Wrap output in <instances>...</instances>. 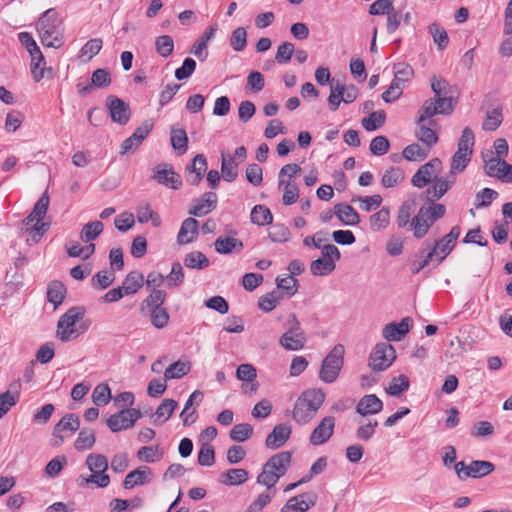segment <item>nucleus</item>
<instances>
[{
    "label": "nucleus",
    "mask_w": 512,
    "mask_h": 512,
    "mask_svg": "<svg viewBox=\"0 0 512 512\" xmlns=\"http://www.w3.org/2000/svg\"><path fill=\"white\" fill-rule=\"evenodd\" d=\"M104 229V225L101 221H92L85 224L80 232V239L84 243H89L95 240Z\"/></svg>",
    "instance_id": "obj_43"
},
{
    "label": "nucleus",
    "mask_w": 512,
    "mask_h": 512,
    "mask_svg": "<svg viewBox=\"0 0 512 512\" xmlns=\"http://www.w3.org/2000/svg\"><path fill=\"white\" fill-rule=\"evenodd\" d=\"M386 120V114L383 110L374 111L367 118L362 120V125L367 131H374L381 127Z\"/></svg>",
    "instance_id": "obj_59"
},
{
    "label": "nucleus",
    "mask_w": 512,
    "mask_h": 512,
    "mask_svg": "<svg viewBox=\"0 0 512 512\" xmlns=\"http://www.w3.org/2000/svg\"><path fill=\"white\" fill-rule=\"evenodd\" d=\"M152 178L159 184L174 190L180 189L182 186V178L176 173L170 164H159L154 168Z\"/></svg>",
    "instance_id": "obj_11"
},
{
    "label": "nucleus",
    "mask_w": 512,
    "mask_h": 512,
    "mask_svg": "<svg viewBox=\"0 0 512 512\" xmlns=\"http://www.w3.org/2000/svg\"><path fill=\"white\" fill-rule=\"evenodd\" d=\"M502 121V107L499 106L486 113V117L482 124V129L484 131H495L501 125Z\"/></svg>",
    "instance_id": "obj_48"
},
{
    "label": "nucleus",
    "mask_w": 512,
    "mask_h": 512,
    "mask_svg": "<svg viewBox=\"0 0 512 512\" xmlns=\"http://www.w3.org/2000/svg\"><path fill=\"white\" fill-rule=\"evenodd\" d=\"M85 315V308L82 306H74L68 309L59 319L57 324V336L63 342L76 339L81 333L85 332L89 323L82 322L79 327L76 323Z\"/></svg>",
    "instance_id": "obj_3"
},
{
    "label": "nucleus",
    "mask_w": 512,
    "mask_h": 512,
    "mask_svg": "<svg viewBox=\"0 0 512 512\" xmlns=\"http://www.w3.org/2000/svg\"><path fill=\"white\" fill-rule=\"evenodd\" d=\"M171 145L179 154H183L188 148V137L184 129L171 130Z\"/></svg>",
    "instance_id": "obj_55"
},
{
    "label": "nucleus",
    "mask_w": 512,
    "mask_h": 512,
    "mask_svg": "<svg viewBox=\"0 0 512 512\" xmlns=\"http://www.w3.org/2000/svg\"><path fill=\"white\" fill-rule=\"evenodd\" d=\"M404 172L399 167H390L382 176L381 183L385 188H393L403 182Z\"/></svg>",
    "instance_id": "obj_44"
},
{
    "label": "nucleus",
    "mask_w": 512,
    "mask_h": 512,
    "mask_svg": "<svg viewBox=\"0 0 512 512\" xmlns=\"http://www.w3.org/2000/svg\"><path fill=\"white\" fill-rule=\"evenodd\" d=\"M136 216L139 223L152 222L154 227L161 225V218L158 213L154 212L148 203L142 204L137 207Z\"/></svg>",
    "instance_id": "obj_41"
},
{
    "label": "nucleus",
    "mask_w": 512,
    "mask_h": 512,
    "mask_svg": "<svg viewBox=\"0 0 512 512\" xmlns=\"http://www.w3.org/2000/svg\"><path fill=\"white\" fill-rule=\"evenodd\" d=\"M254 428L248 423H241L235 425L230 433V438L235 442H243L253 435Z\"/></svg>",
    "instance_id": "obj_57"
},
{
    "label": "nucleus",
    "mask_w": 512,
    "mask_h": 512,
    "mask_svg": "<svg viewBox=\"0 0 512 512\" xmlns=\"http://www.w3.org/2000/svg\"><path fill=\"white\" fill-rule=\"evenodd\" d=\"M456 176L453 173H448L442 177H436L434 179L433 185L427 188L426 190V198L427 201H436L442 198L446 192L453 186L455 183Z\"/></svg>",
    "instance_id": "obj_16"
},
{
    "label": "nucleus",
    "mask_w": 512,
    "mask_h": 512,
    "mask_svg": "<svg viewBox=\"0 0 512 512\" xmlns=\"http://www.w3.org/2000/svg\"><path fill=\"white\" fill-rule=\"evenodd\" d=\"M410 226L413 236L416 239H422L428 233L432 223L420 208L417 215L411 219Z\"/></svg>",
    "instance_id": "obj_32"
},
{
    "label": "nucleus",
    "mask_w": 512,
    "mask_h": 512,
    "mask_svg": "<svg viewBox=\"0 0 512 512\" xmlns=\"http://www.w3.org/2000/svg\"><path fill=\"white\" fill-rule=\"evenodd\" d=\"M281 187H283V204L287 206L294 204L299 198L297 184L293 180H287Z\"/></svg>",
    "instance_id": "obj_61"
},
{
    "label": "nucleus",
    "mask_w": 512,
    "mask_h": 512,
    "mask_svg": "<svg viewBox=\"0 0 512 512\" xmlns=\"http://www.w3.org/2000/svg\"><path fill=\"white\" fill-rule=\"evenodd\" d=\"M154 127V122L151 119H147L138 126L133 134L125 139L120 147V154H126L130 150L138 148L142 142L147 138Z\"/></svg>",
    "instance_id": "obj_12"
},
{
    "label": "nucleus",
    "mask_w": 512,
    "mask_h": 512,
    "mask_svg": "<svg viewBox=\"0 0 512 512\" xmlns=\"http://www.w3.org/2000/svg\"><path fill=\"white\" fill-rule=\"evenodd\" d=\"M152 476L153 473L150 467L140 466L126 475L123 481V488L132 489L136 486L149 483L152 480Z\"/></svg>",
    "instance_id": "obj_22"
},
{
    "label": "nucleus",
    "mask_w": 512,
    "mask_h": 512,
    "mask_svg": "<svg viewBox=\"0 0 512 512\" xmlns=\"http://www.w3.org/2000/svg\"><path fill=\"white\" fill-rule=\"evenodd\" d=\"M166 292L160 289H153L152 292L144 299L141 311H151L162 308L166 299Z\"/></svg>",
    "instance_id": "obj_37"
},
{
    "label": "nucleus",
    "mask_w": 512,
    "mask_h": 512,
    "mask_svg": "<svg viewBox=\"0 0 512 512\" xmlns=\"http://www.w3.org/2000/svg\"><path fill=\"white\" fill-rule=\"evenodd\" d=\"M285 332L279 339V344L287 351H299L304 348L307 337L301 328L295 314L288 315L284 323Z\"/></svg>",
    "instance_id": "obj_5"
},
{
    "label": "nucleus",
    "mask_w": 512,
    "mask_h": 512,
    "mask_svg": "<svg viewBox=\"0 0 512 512\" xmlns=\"http://www.w3.org/2000/svg\"><path fill=\"white\" fill-rule=\"evenodd\" d=\"M207 170V160L203 154H197L191 165L186 167L187 175L186 181L190 185H198L202 179L205 171Z\"/></svg>",
    "instance_id": "obj_20"
},
{
    "label": "nucleus",
    "mask_w": 512,
    "mask_h": 512,
    "mask_svg": "<svg viewBox=\"0 0 512 512\" xmlns=\"http://www.w3.org/2000/svg\"><path fill=\"white\" fill-rule=\"evenodd\" d=\"M429 149H423L419 144H410L402 152L403 157L408 161H423L428 157Z\"/></svg>",
    "instance_id": "obj_54"
},
{
    "label": "nucleus",
    "mask_w": 512,
    "mask_h": 512,
    "mask_svg": "<svg viewBox=\"0 0 512 512\" xmlns=\"http://www.w3.org/2000/svg\"><path fill=\"white\" fill-rule=\"evenodd\" d=\"M236 377L242 381V390L246 395H253L256 391V385L253 381L256 378V368L252 364H241L236 370Z\"/></svg>",
    "instance_id": "obj_21"
},
{
    "label": "nucleus",
    "mask_w": 512,
    "mask_h": 512,
    "mask_svg": "<svg viewBox=\"0 0 512 512\" xmlns=\"http://www.w3.org/2000/svg\"><path fill=\"white\" fill-rule=\"evenodd\" d=\"M189 371L190 364L188 362L176 361L166 368L164 372L165 381L182 378Z\"/></svg>",
    "instance_id": "obj_47"
},
{
    "label": "nucleus",
    "mask_w": 512,
    "mask_h": 512,
    "mask_svg": "<svg viewBox=\"0 0 512 512\" xmlns=\"http://www.w3.org/2000/svg\"><path fill=\"white\" fill-rule=\"evenodd\" d=\"M325 400L321 389L305 390L296 400L292 417L298 424H307L317 414Z\"/></svg>",
    "instance_id": "obj_2"
},
{
    "label": "nucleus",
    "mask_w": 512,
    "mask_h": 512,
    "mask_svg": "<svg viewBox=\"0 0 512 512\" xmlns=\"http://www.w3.org/2000/svg\"><path fill=\"white\" fill-rule=\"evenodd\" d=\"M335 418L333 416L324 417L310 434L309 441L314 446L326 443L334 433Z\"/></svg>",
    "instance_id": "obj_15"
},
{
    "label": "nucleus",
    "mask_w": 512,
    "mask_h": 512,
    "mask_svg": "<svg viewBox=\"0 0 512 512\" xmlns=\"http://www.w3.org/2000/svg\"><path fill=\"white\" fill-rule=\"evenodd\" d=\"M111 399V390L108 384L101 383L97 385L92 392V401L95 405L101 406L109 403Z\"/></svg>",
    "instance_id": "obj_64"
},
{
    "label": "nucleus",
    "mask_w": 512,
    "mask_h": 512,
    "mask_svg": "<svg viewBox=\"0 0 512 512\" xmlns=\"http://www.w3.org/2000/svg\"><path fill=\"white\" fill-rule=\"evenodd\" d=\"M151 324L157 329H163L167 326L170 315L165 308L154 309L147 311Z\"/></svg>",
    "instance_id": "obj_63"
},
{
    "label": "nucleus",
    "mask_w": 512,
    "mask_h": 512,
    "mask_svg": "<svg viewBox=\"0 0 512 512\" xmlns=\"http://www.w3.org/2000/svg\"><path fill=\"white\" fill-rule=\"evenodd\" d=\"M248 480V472L245 469H229L221 474L220 482L235 486L241 485Z\"/></svg>",
    "instance_id": "obj_36"
},
{
    "label": "nucleus",
    "mask_w": 512,
    "mask_h": 512,
    "mask_svg": "<svg viewBox=\"0 0 512 512\" xmlns=\"http://www.w3.org/2000/svg\"><path fill=\"white\" fill-rule=\"evenodd\" d=\"M217 195L214 192H206L190 210L189 214L195 217L207 215L216 208Z\"/></svg>",
    "instance_id": "obj_27"
},
{
    "label": "nucleus",
    "mask_w": 512,
    "mask_h": 512,
    "mask_svg": "<svg viewBox=\"0 0 512 512\" xmlns=\"http://www.w3.org/2000/svg\"><path fill=\"white\" fill-rule=\"evenodd\" d=\"M429 32L433 37L434 43L439 50H443L449 43V37L446 30L437 23H432L429 26Z\"/></svg>",
    "instance_id": "obj_56"
},
{
    "label": "nucleus",
    "mask_w": 512,
    "mask_h": 512,
    "mask_svg": "<svg viewBox=\"0 0 512 512\" xmlns=\"http://www.w3.org/2000/svg\"><path fill=\"white\" fill-rule=\"evenodd\" d=\"M86 465L91 472H106L109 467L106 456L96 453L87 456Z\"/></svg>",
    "instance_id": "obj_53"
},
{
    "label": "nucleus",
    "mask_w": 512,
    "mask_h": 512,
    "mask_svg": "<svg viewBox=\"0 0 512 512\" xmlns=\"http://www.w3.org/2000/svg\"><path fill=\"white\" fill-rule=\"evenodd\" d=\"M344 346L335 345L322 361L319 378L325 383H333L343 366Z\"/></svg>",
    "instance_id": "obj_6"
},
{
    "label": "nucleus",
    "mask_w": 512,
    "mask_h": 512,
    "mask_svg": "<svg viewBox=\"0 0 512 512\" xmlns=\"http://www.w3.org/2000/svg\"><path fill=\"white\" fill-rule=\"evenodd\" d=\"M281 293L278 290H273L258 300V308L262 309L264 312L272 311L282 300Z\"/></svg>",
    "instance_id": "obj_51"
},
{
    "label": "nucleus",
    "mask_w": 512,
    "mask_h": 512,
    "mask_svg": "<svg viewBox=\"0 0 512 512\" xmlns=\"http://www.w3.org/2000/svg\"><path fill=\"white\" fill-rule=\"evenodd\" d=\"M334 214L344 225L355 226L360 222L358 212L349 204L338 203L334 206Z\"/></svg>",
    "instance_id": "obj_28"
},
{
    "label": "nucleus",
    "mask_w": 512,
    "mask_h": 512,
    "mask_svg": "<svg viewBox=\"0 0 512 512\" xmlns=\"http://www.w3.org/2000/svg\"><path fill=\"white\" fill-rule=\"evenodd\" d=\"M410 386L409 378L401 374L397 377H393L392 380L389 382V385L387 388H385V391L387 394L391 396H399L401 393L407 391Z\"/></svg>",
    "instance_id": "obj_45"
},
{
    "label": "nucleus",
    "mask_w": 512,
    "mask_h": 512,
    "mask_svg": "<svg viewBox=\"0 0 512 512\" xmlns=\"http://www.w3.org/2000/svg\"><path fill=\"white\" fill-rule=\"evenodd\" d=\"M382 409L383 402L375 394L363 396L356 406V412L362 416L377 414Z\"/></svg>",
    "instance_id": "obj_26"
},
{
    "label": "nucleus",
    "mask_w": 512,
    "mask_h": 512,
    "mask_svg": "<svg viewBox=\"0 0 512 512\" xmlns=\"http://www.w3.org/2000/svg\"><path fill=\"white\" fill-rule=\"evenodd\" d=\"M461 228L455 225L451 228L450 232L441 239L434 243L432 251H435V255L438 257V264L441 263L454 249L456 241L460 236Z\"/></svg>",
    "instance_id": "obj_13"
},
{
    "label": "nucleus",
    "mask_w": 512,
    "mask_h": 512,
    "mask_svg": "<svg viewBox=\"0 0 512 512\" xmlns=\"http://www.w3.org/2000/svg\"><path fill=\"white\" fill-rule=\"evenodd\" d=\"M106 106L113 122H116L120 125H125L129 122L131 117V109L129 105L122 99L110 95L107 97Z\"/></svg>",
    "instance_id": "obj_14"
},
{
    "label": "nucleus",
    "mask_w": 512,
    "mask_h": 512,
    "mask_svg": "<svg viewBox=\"0 0 512 512\" xmlns=\"http://www.w3.org/2000/svg\"><path fill=\"white\" fill-rule=\"evenodd\" d=\"M78 481L80 487L95 484L99 488H106L110 484V476L106 472H92V474L87 477L80 476Z\"/></svg>",
    "instance_id": "obj_42"
},
{
    "label": "nucleus",
    "mask_w": 512,
    "mask_h": 512,
    "mask_svg": "<svg viewBox=\"0 0 512 512\" xmlns=\"http://www.w3.org/2000/svg\"><path fill=\"white\" fill-rule=\"evenodd\" d=\"M484 171L488 176L496 177L499 180L506 182L509 172L512 171V165L499 157L491 156L488 159L484 157Z\"/></svg>",
    "instance_id": "obj_18"
},
{
    "label": "nucleus",
    "mask_w": 512,
    "mask_h": 512,
    "mask_svg": "<svg viewBox=\"0 0 512 512\" xmlns=\"http://www.w3.org/2000/svg\"><path fill=\"white\" fill-rule=\"evenodd\" d=\"M429 205L421 206V210L425 213L426 217L433 224L438 219L442 218L446 213V207L443 204L435 203V201H428Z\"/></svg>",
    "instance_id": "obj_58"
},
{
    "label": "nucleus",
    "mask_w": 512,
    "mask_h": 512,
    "mask_svg": "<svg viewBox=\"0 0 512 512\" xmlns=\"http://www.w3.org/2000/svg\"><path fill=\"white\" fill-rule=\"evenodd\" d=\"M114 280V271L101 270L92 277V287L96 290H103L108 288Z\"/></svg>",
    "instance_id": "obj_52"
},
{
    "label": "nucleus",
    "mask_w": 512,
    "mask_h": 512,
    "mask_svg": "<svg viewBox=\"0 0 512 512\" xmlns=\"http://www.w3.org/2000/svg\"><path fill=\"white\" fill-rule=\"evenodd\" d=\"M335 268V262L324 257L313 260L310 264V271L315 276H327L331 274Z\"/></svg>",
    "instance_id": "obj_40"
},
{
    "label": "nucleus",
    "mask_w": 512,
    "mask_h": 512,
    "mask_svg": "<svg viewBox=\"0 0 512 512\" xmlns=\"http://www.w3.org/2000/svg\"><path fill=\"white\" fill-rule=\"evenodd\" d=\"M155 48L157 53L164 58L169 57L174 50L173 38L169 35H162L156 38Z\"/></svg>",
    "instance_id": "obj_60"
},
{
    "label": "nucleus",
    "mask_w": 512,
    "mask_h": 512,
    "mask_svg": "<svg viewBox=\"0 0 512 512\" xmlns=\"http://www.w3.org/2000/svg\"><path fill=\"white\" fill-rule=\"evenodd\" d=\"M37 31L41 43L46 47L60 48L64 44L62 19L59 13L50 8L37 21Z\"/></svg>",
    "instance_id": "obj_1"
},
{
    "label": "nucleus",
    "mask_w": 512,
    "mask_h": 512,
    "mask_svg": "<svg viewBox=\"0 0 512 512\" xmlns=\"http://www.w3.org/2000/svg\"><path fill=\"white\" fill-rule=\"evenodd\" d=\"M291 462L289 452H280L272 456L263 466L262 472L258 475V483L266 487H274L279 478L286 473Z\"/></svg>",
    "instance_id": "obj_4"
},
{
    "label": "nucleus",
    "mask_w": 512,
    "mask_h": 512,
    "mask_svg": "<svg viewBox=\"0 0 512 512\" xmlns=\"http://www.w3.org/2000/svg\"><path fill=\"white\" fill-rule=\"evenodd\" d=\"M370 228L374 232L385 229L390 223V210L388 207H382L372 214L369 218Z\"/></svg>",
    "instance_id": "obj_39"
},
{
    "label": "nucleus",
    "mask_w": 512,
    "mask_h": 512,
    "mask_svg": "<svg viewBox=\"0 0 512 512\" xmlns=\"http://www.w3.org/2000/svg\"><path fill=\"white\" fill-rule=\"evenodd\" d=\"M103 40L101 38H93L87 41L79 51V58L83 62L90 61L102 49Z\"/></svg>",
    "instance_id": "obj_38"
},
{
    "label": "nucleus",
    "mask_w": 512,
    "mask_h": 512,
    "mask_svg": "<svg viewBox=\"0 0 512 512\" xmlns=\"http://www.w3.org/2000/svg\"><path fill=\"white\" fill-rule=\"evenodd\" d=\"M31 56V74L36 82L44 78L45 71L51 72V68H46L45 58L38 45L28 50Z\"/></svg>",
    "instance_id": "obj_23"
},
{
    "label": "nucleus",
    "mask_w": 512,
    "mask_h": 512,
    "mask_svg": "<svg viewBox=\"0 0 512 512\" xmlns=\"http://www.w3.org/2000/svg\"><path fill=\"white\" fill-rule=\"evenodd\" d=\"M457 477L464 481L468 478H482L495 470V465L486 460H473L469 464L464 461L457 462L454 466Z\"/></svg>",
    "instance_id": "obj_7"
},
{
    "label": "nucleus",
    "mask_w": 512,
    "mask_h": 512,
    "mask_svg": "<svg viewBox=\"0 0 512 512\" xmlns=\"http://www.w3.org/2000/svg\"><path fill=\"white\" fill-rule=\"evenodd\" d=\"M184 265L189 269H204L209 266V259L200 251L188 253L184 258Z\"/></svg>",
    "instance_id": "obj_46"
},
{
    "label": "nucleus",
    "mask_w": 512,
    "mask_h": 512,
    "mask_svg": "<svg viewBox=\"0 0 512 512\" xmlns=\"http://www.w3.org/2000/svg\"><path fill=\"white\" fill-rule=\"evenodd\" d=\"M66 295V287L60 281H52L47 288V299L54 305L56 309L64 300Z\"/></svg>",
    "instance_id": "obj_35"
},
{
    "label": "nucleus",
    "mask_w": 512,
    "mask_h": 512,
    "mask_svg": "<svg viewBox=\"0 0 512 512\" xmlns=\"http://www.w3.org/2000/svg\"><path fill=\"white\" fill-rule=\"evenodd\" d=\"M434 123L435 122L433 120H430L428 124H426V122H419V120H417V130L415 132L416 137L418 140L424 143L428 149L436 145L438 142V136L436 132L431 128V125Z\"/></svg>",
    "instance_id": "obj_30"
},
{
    "label": "nucleus",
    "mask_w": 512,
    "mask_h": 512,
    "mask_svg": "<svg viewBox=\"0 0 512 512\" xmlns=\"http://www.w3.org/2000/svg\"><path fill=\"white\" fill-rule=\"evenodd\" d=\"M141 417L142 412L140 409L126 408L111 415L106 420V424L112 432L116 433L121 430L132 428L135 422Z\"/></svg>",
    "instance_id": "obj_9"
},
{
    "label": "nucleus",
    "mask_w": 512,
    "mask_h": 512,
    "mask_svg": "<svg viewBox=\"0 0 512 512\" xmlns=\"http://www.w3.org/2000/svg\"><path fill=\"white\" fill-rule=\"evenodd\" d=\"M199 233V223L195 218L189 217L182 222L177 235V242L180 245L193 242Z\"/></svg>",
    "instance_id": "obj_25"
},
{
    "label": "nucleus",
    "mask_w": 512,
    "mask_h": 512,
    "mask_svg": "<svg viewBox=\"0 0 512 512\" xmlns=\"http://www.w3.org/2000/svg\"><path fill=\"white\" fill-rule=\"evenodd\" d=\"M144 284V276L139 271L128 273L123 281L122 289L126 295L137 293Z\"/></svg>",
    "instance_id": "obj_33"
},
{
    "label": "nucleus",
    "mask_w": 512,
    "mask_h": 512,
    "mask_svg": "<svg viewBox=\"0 0 512 512\" xmlns=\"http://www.w3.org/2000/svg\"><path fill=\"white\" fill-rule=\"evenodd\" d=\"M50 198L48 191H44L38 201L35 203L33 210L31 213L23 220L25 225H29L30 223L36 221L40 222L45 217L48 208H49Z\"/></svg>",
    "instance_id": "obj_29"
},
{
    "label": "nucleus",
    "mask_w": 512,
    "mask_h": 512,
    "mask_svg": "<svg viewBox=\"0 0 512 512\" xmlns=\"http://www.w3.org/2000/svg\"><path fill=\"white\" fill-rule=\"evenodd\" d=\"M80 428V419L74 413H68L64 415L60 421L54 426L53 435L55 437V442L53 446H60L63 443V436L61 435L64 431H69L71 433L76 432Z\"/></svg>",
    "instance_id": "obj_19"
},
{
    "label": "nucleus",
    "mask_w": 512,
    "mask_h": 512,
    "mask_svg": "<svg viewBox=\"0 0 512 512\" xmlns=\"http://www.w3.org/2000/svg\"><path fill=\"white\" fill-rule=\"evenodd\" d=\"M221 173L225 181L232 182L238 175V163L229 154L221 152Z\"/></svg>",
    "instance_id": "obj_34"
},
{
    "label": "nucleus",
    "mask_w": 512,
    "mask_h": 512,
    "mask_svg": "<svg viewBox=\"0 0 512 512\" xmlns=\"http://www.w3.org/2000/svg\"><path fill=\"white\" fill-rule=\"evenodd\" d=\"M396 359L394 347L386 342L378 343L373 348L369 357V367L380 372L388 369Z\"/></svg>",
    "instance_id": "obj_8"
},
{
    "label": "nucleus",
    "mask_w": 512,
    "mask_h": 512,
    "mask_svg": "<svg viewBox=\"0 0 512 512\" xmlns=\"http://www.w3.org/2000/svg\"><path fill=\"white\" fill-rule=\"evenodd\" d=\"M291 435V427L287 424L276 425L266 438V446L276 449L283 446Z\"/></svg>",
    "instance_id": "obj_24"
},
{
    "label": "nucleus",
    "mask_w": 512,
    "mask_h": 512,
    "mask_svg": "<svg viewBox=\"0 0 512 512\" xmlns=\"http://www.w3.org/2000/svg\"><path fill=\"white\" fill-rule=\"evenodd\" d=\"M471 156L472 154L456 151L452 156L450 173L456 176L457 173L464 171L471 160Z\"/></svg>",
    "instance_id": "obj_62"
},
{
    "label": "nucleus",
    "mask_w": 512,
    "mask_h": 512,
    "mask_svg": "<svg viewBox=\"0 0 512 512\" xmlns=\"http://www.w3.org/2000/svg\"><path fill=\"white\" fill-rule=\"evenodd\" d=\"M317 495L312 492L302 493L290 498L282 507L281 512H306L315 505Z\"/></svg>",
    "instance_id": "obj_17"
},
{
    "label": "nucleus",
    "mask_w": 512,
    "mask_h": 512,
    "mask_svg": "<svg viewBox=\"0 0 512 512\" xmlns=\"http://www.w3.org/2000/svg\"><path fill=\"white\" fill-rule=\"evenodd\" d=\"M276 288L281 293L282 298L287 296L288 298L294 296L299 288V281L291 275H285L283 277L278 276L276 278Z\"/></svg>",
    "instance_id": "obj_31"
},
{
    "label": "nucleus",
    "mask_w": 512,
    "mask_h": 512,
    "mask_svg": "<svg viewBox=\"0 0 512 512\" xmlns=\"http://www.w3.org/2000/svg\"><path fill=\"white\" fill-rule=\"evenodd\" d=\"M442 170V162L439 158H433L420 166L413 175L411 183L417 188H423L434 180Z\"/></svg>",
    "instance_id": "obj_10"
},
{
    "label": "nucleus",
    "mask_w": 512,
    "mask_h": 512,
    "mask_svg": "<svg viewBox=\"0 0 512 512\" xmlns=\"http://www.w3.org/2000/svg\"><path fill=\"white\" fill-rule=\"evenodd\" d=\"M96 438L93 429L83 428L75 441V448L78 451L91 449L95 444Z\"/></svg>",
    "instance_id": "obj_50"
},
{
    "label": "nucleus",
    "mask_w": 512,
    "mask_h": 512,
    "mask_svg": "<svg viewBox=\"0 0 512 512\" xmlns=\"http://www.w3.org/2000/svg\"><path fill=\"white\" fill-rule=\"evenodd\" d=\"M393 72L394 79L392 81L402 86L405 82L411 80L414 75L413 68L409 64L404 62L394 64Z\"/></svg>",
    "instance_id": "obj_49"
}]
</instances>
